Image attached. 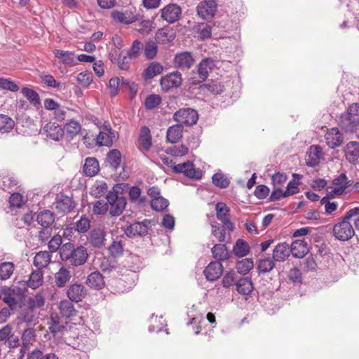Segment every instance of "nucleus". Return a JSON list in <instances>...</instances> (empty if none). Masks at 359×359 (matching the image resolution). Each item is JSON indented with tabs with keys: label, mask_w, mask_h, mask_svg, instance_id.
Listing matches in <instances>:
<instances>
[{
	"label": "nucleus",
	"mask_w": 359,
	"mask_h": 359,
	"mask_svg": "<svg viewBox=\"0 0 359 359\" xmlns=\"http://www.w3.org/2000/svg\"><path fill=\"white\" fill-rule=\"evenodd\" d=\"M60 255L62 261L73 266L83 265L89 257L85 247L79 245L74 248V244L71 243H65L60 248Z\"/></svg>",
	"instance_id": "f257e3e1"
},
{
	"label": "nucleus",
	"mask_w": 359,
	"mask_h": 359,
	"mask_svg": "<svg viewBox=\"0 0 359 359\" xmlns=\"http://www.w3.org/2000/svg\"><path fill=\"white\" fill-rule=\"evenodd\" d=\"M162 102V98L159 95L151 94L144 100V107L147 110H152L156 108Z\"/></svg>",
	"instance_id": "c03bdc74"
},
{
	"label": "nucleus",
	"mask_w": 359,
	"mask_h": 359,
	"mask_svg": "<svg viewBox=\"0 0 359 359\" xmlns=\"http://www.w3.org/2000/svg\"><path fill=\"white\" fill-rule=\"evenodd\" d=\"M163 70V67L158 62H150L148 67L144 70L142 77L145 81L150 80L156 76L161 74Z\"/></svg>",
	"instance_id": "bb28decb"
},
{
	"label": "nucleus",
	"mask_w": 359,
	"mask_h": 359,
	"mask_svg": "<svg viewBox=\"0 0 359 359\" xmlns=\"http://www.w3.org/2000/svg\"><path fill=\"white\" fill-rule=\"evenodd\" d=\"M3 302L8 305V307L10 311H17L18 309H22L23 301L22 299H16L14 297H4L2 298Z\"/></svg>",
	"instance_id": "5fc2aeb1"
},
{
	"label": "nucleus",
	"mask_w": 359,
	"mask_h": 359,
	"mask_svg": "<svg viewBox=\"0 0 359 359\" xmlns=\"http://www.w3.org/2000/svg\"><path fill=\"white\" fill-rule=\"evenodd\" d=\"M182 8L175 4H170L161 9V18L168 23H174L180 20Z\"/></svg>",
	"instance_id": "f8f14e48"
},
{
	"label": "nucleus",
	"mask_w": 359,
	"mask_h": 359,
	"mask_svg": "<svg viewBox=\"0 0 359 359\" xmlns=\"http://www.w3.org/2000/svg\"><path fill=\"white\" fill-rule=\"evenodd\" d=\"M67 294L68 298L74 302H81L87 295L86 287L80 283L71 285L67 290Z\"/></svg>",
	"instance_id": "f3484780"
},
{
	"label": "nucleus",
	"mask_w": 359,
	"mask_h": 359,
	"mask_svg": "<svg viewBox=\"0 0 359 359\" xmlns=\"http://www.w3.org/2000/svg\"><path fill=\"white\" fill-rule=\"evenodd\" d=\"M123 242L121 240H114L109 247V254L114 257L121 256L123 252Z\"/></svg>",
	"instance_id": "8fccbe9b"
},
{
	"label": "nucleus",
	"mask_w": 359,
	"mask_h": 359,
	"mask_svg": "<svg viewBox=\"0 0 359 359\" xmlns=\"http://www.w3.org/2000/svg\"><path fill=\"white\" fill-rule=\"evenodd\" d=\"M59 309L62 316L66 318L76 316L77 314V311L70 299L62 300L59 304Z\"/></svg>",
	"instance_id": "c756f323"
},
{
	"label": "nucleus",
	"mask_w": 359,
	"mask_h": 359,
	"mask_svg": "<svg viewBox=\"0 0 359 359\" xmlns=\"http://www.w3.org/2000/svg\"><path fill=\"white\" fill-rule=\"evenodd\" d=\"M168 205L169 201L162 196L153 198L151 201V208L158 212L163 211L167 208Z\"/></svg>",
	"instance_id": "603ef678"
},
{
	"label": "nucleus",
	"mask_w": 359,
	"mask_h": 359,
	"mask_svg": "<svg viewBox=\"0 0 359 359\" xmlns=\"http://www.w3.org/2000/svg\"><path fill=\"white\" fill-rule=\"evenodd\" d=\"M100 171V165L95 157H88L85 160L83 172L88 177H93Z\"/></svg>",
	"instance_id": "4be33fe9"
},
{
	"label": "nucleus",
	"mask_w": 359,
	"mask_h": 359,
	"mask_svg": "<svg viewBox=\"0 0 359 359\" xmlns=\"http://www.w3.org/2000/svg\"><path fill=\"white\" fill-rule=\"evenodd\" d=\"M22 93L33 105L37 106L40 104L39 95L35 90L28 88H23Z\"/></svg>",
	"instance_id": "09e8293b"
},
{
	"label": "nucleus",
	"mask_w": 359,
	"mask_h": 359,
	"mask_svg": "<svg viewBox=\"0 0 359 359\" xmlns=\"http://www.w3.org/2000/svg\"><path fill=\"white\" fill-rule=\"evenodd\" d=\"M141 50H143L142 43L140 41L135 40L128 50L127 55L130 59L136 58L140 55Z\"/></svg>",
	"instance_id": "bf43d9fd"
},
{
	"label": "nucleus",
	"mask_w": 359,
	"mask_h": 359,
	"mask_svg": "<svg viewBox=\"0 0 359 359\" xmlns=\"http://www.w3.org/2000/svg\"><path fill=\"white\" fill-rule=\"evenodd\" d=\"M54 55L64 64L69 65L74 63V53L73 52L62 50H55Z\"/></svg>",
	"instance_id": "ea45409f"
},
{
	"label": "nucleus",
	"mask_w": 359,
	"mask_h": 359,
	"mask_svg": "<svg viewBox=\"0 0 359 359\" xmlns=\"http://www.w3.org/2000/svg\"><path fill=\"white\" fill-rule=\"evenodd\" d=\"M144 55L147 59L151 60L156 57L158 52L156 43L152 40L147 41L143 46Z\"/></svg>",
	"instance_id": "37998d69"
},
{
	"label": "nucleus",
	"mask_w": 359,
	"mask_h": 359,
	"mask_svg": "<svg viewBox=\"0 0 359 359\" xmlns=\"http://www.w3.org/2000/svg\"><path fill=\"white\" fill-rule=\"evenodd\" d=\"M332 184L337 186V187H344V191L352 184L351 181L348 180V178L344 173H341L337 177L334 178L332 180Z\"/></svg>",
	"instance_id": "680f3d73"
},
{
	"label": "nucleus",
	"mask_w": 359,
	"mask_h": 359,
	"mask_svg": "<svg viewBox=\"0 0 359 359\" xmlns=\"http://www.w3.org/2000/svg\"><path fill=\"white\" fill-rule=\"evenodd\" d=\"M106 161L109 168L113 171H116L121 163V151L117 149L110 150L107 154Z\"/></svg>",
	"instance_id": "a878e982"
},
{
	"label": "nucleus",
	"mask_w": 359,
	"mask_h": 359,
	"mask_svg": "<svg viewBox=\"0 0 359 359\" xmlns=\"http://www.w3.org/2000/svg\"><path fill=\"white\" fill-rule=\"evenodd\" d=\"M124 233L128 238L143 237L147 235V231L142 227L140 222H135L123 229Z\"/></svg>",
	"instance_id": "b1692460"
},
{
	"label": "nucleus",
	"mask_w": 359,
	"mask_h": 359,
	"mask_svg": "<svg viewBox=\"0 0 359 359\" xmlns=\"http://www.w3.org/2000/svg\"><path fill=\"white\" fill-rule=\"evenodd\" d=\"M107 188L105 182L96 183L91 188L90 194L95 198H100L107 192Z\"/></svg>",
	"instance_id": "13d9d810"
},
{
	"label": "nucleus",
	"mask_w": 359,
	"mask_h": 359,
	"mask_svg": "<svg viewBox=\"0 0 359 359\" xmlns=\"http://www.w3.org/2000/svg\"><path fill=\"white\" fill-rule=\"evenodd\" d=\"M217 7L215 0H204L197 6L198 15L205 20L211 19L217 11Z\"/></svg>",
	"instance_id": "1a4fd4ad"
},
{
	"label": "nucleus",
	"mask_w": 359,
	"mask_h": 359,
	"mask_svg": "<svg viewBox=\"0 0 359 359\" xmlns=\"http://www.w3.org/2000/svg\"><path fill=\"white\" fill-rule=\"evenodd\" d=\"M86 283L89 287L95 290H101L105 285L104 277L97 271L90 273Z\"/></svg>",
	"instance_id": "393cba45"
},
{
	"label": "nucleus",
	"mask_w": 359,
	"mask_h": 359,
	"mask_svg": "<svg viewBox=\"0 0 359 359\" xmlns=\"http://www.w3.org/2000/svg\"><path fill=\"white\" fill-rule=\"evenodd\" d=\"M345 157L351 163H355L359 158V142L351 141L344 148Z\"/></svg>",
	"instance_id": "412c9836"
},
{
	"label": "nucleus",
	"mask_w": 359,
	"mask_h": 359,
	"mask_svg": "<svg viewBox=\"0 0 359 359\" xmlns=\"http://www.w3.org/2000/svg\"><path fill=\"white\" fill-rule=\"evenodd\" d=\"M90 227V221L84 217H81L76 223V229L79 233L87 232Z\"/></svg>",
	"instance_id": "69168bd1"
},
{
	"label": "nucleus",
	"mask_w": 359,
	"mask_h": 359,
	"mask_svg": "<svg viewBox=\"0 0 359 359\" xmlns=\"http://www.w3.org/2000/svg\"><path fill=\"white\" fill-rule=\"evenodd\" d=\"M254 266V262L252 259L245 258L238 261L236 264L237 273L245 275L248 273Z\"/></svg>",
	"instance_id": "58836bf2"
},
{
	"label": "nucleus",
	"mask_w": 359,
	"mask_h": 359,
	"mask_svg": "<svg viewBox=\"0 0 359 359\" xmlns=\"http://www.w3.org/2000/svg\"><path fill=\"white\" fill-rule=\"evenodd\" d=\"M275 266L273 259L265 258L260 259L257 264L259 273H266L270 272Z\"/></svg>",
	"instance_id": "a18cd8bd"
},
{
	"label": "nucleus",
	"mask_w": 359,
	"mask_h": 359,
	"mask_svg": "<svg viewBox=\"0 0 359 359\" xmlns=\"http://www.w3.org/2000/svg\"><path fill=\"white\" fill-rule=\"evenodd\" d=\"M43 283V273L39 269L34 271L29 276V279L25 281L27 287L32 289L39 287Z\"/></svg>",
	"instance_id": "f704fd0d"
},
{
	"label": "nucleus",
	"mask_w": 359,
	"mask_h": 359,
	"mask_svg": "<svg viewBox=\"0 0 359 359\" xmlns=\"http://www.w3.org/2000/svg\"><path fill=\"white\" fill-rule=\"evenodd\" d=\"M237 279V273L236 271L231 270V271H229L228 273H225L222 280V285L225 288H229L233 284L236 285Z\"/></svg>",
	"instance_id": "4d7b16f0"
},
{
	"label": "nucleus",
	"mask_w": 359,
	"mask_h": 359,
	"mask_svg": "<svg viewBox=\"0 0 359 359\" xmlns=\"http://www.w3.org/2000/svg\"><path fill=\"white\" fill-rule=\"evenodd\" d=\"M15 126L14 121L9 116L0 114V133H9Z\"/></svg>",
	"instance_id": "a19ab883"
},
{
	"label": "nucleus",
	"mask_w": 359,
	"mask_h": 359,
	"mask_svg": "<svg viewBox=\"0 0 359 359\" xmlns=\"http://www.w3.org/2000/svg\"><path fill=\"white\" fill-rule=\"evenodd\" d=\"M215 60L210 57L203 59L197 65V74H198V80L192 79L191 83L196 85L202 83L208 78L209 72L215 67Z\"/></svg>",
	"instance_id": "6e6552de"
},
{
	"label": "nucleus",
	"mask_w": 359,
	"mask_h": 359,
	"mask_svg": "<svg viewBox=\"0 0 359 359\" xmlns=\"http://www.w3.org/2000/svg\"><path fill=\"white\" fill-rule=\"evenodd\" d=\"M224 271V267L220 262L212 261L205 267L203 271L205 278L209 281L217 280Z\"/></svg>",
	"instance_id": "2eb2a0df"
},
{
	"label": "nucleus",
	"mask_w": 359,
	"mask_h": 359,
	"mask_svg": "<svg viewBox=\"0 0 359 359\" xmlns=\"http://www.w3.org/2000/svg\"><path fill=\"white\" fill-rule=\"evenodd\" d=\"M182 74L178 71L172 72L160 79V85L162 90L168 92L172 88H177L182 83Z\"/></svg>",
	"instance_id": "0eeeda50"
},
{
	"label": "nucleus",
	"mask_w": 359,
	"mask_h": 359,
	"mask_svg": "<svg viewBox=\"0 0 359 359\" xmlns=\"http://www.w3.org/2000/svg\"><path fill=\"white\" fill-rule=\"evenodd\" d=\"M213 184L219 188L225 189L229 187L230 184L229 180L226 177L224 174L217 172L213 175L212 177Z\"/></svg>",
	"instance_id": "de8ad7c7"
},
{
	"label": "nucleus",
	"mask_w": 359,
	"mask_h": 359,
	"mask_svg": "<svg viewBox=\"0 0 359 359\" xmlns=\"http://www.w3.org/2000/svg\"><path fill=\"white\" fill-rule=\"evenodd\" d=\"M117 138V133L113 130L109 126L104 125L98 135H97L93 140L95 141V144L99 147H111Z\"/></svg>",
	"instance_id": "39448f33"
},
{
	"label": "nucleus",
	"mask_w": 359,
	"mask_h": 359,
	"mask_svg": "<svg viewBox=\"0 0 359 359\" xmlns=\"http://www.w3.org/2000/svg\"><path fill=\"white\" fill-rule=\"evenodd\" d=\"M72 277L70 271L64 266H62L55 273V283L58 287H63L69 281Z\"/></svg>",
	"instance_id": "2f4dec72"
},
{
	"label": "nucleus",
	"mask_w": 359,
	"mask_h": 359,
	"mask_svg": "<svg viewBox=\"0 0 359 359\" xmlns=\"http://www.w3.org/2000/svg\"><path fill=\"white\" fill-rule=\"evenodd\" d=\"M174 120L186 126L196 124L198 120V112L191 108H182L177 110L173 116Z\"/></svg>",
	"instance_id": "423d86ee"
},
{
	"label": "nucleus",
	"mask_w": 359,
	"mask_h": 359,
	"mask_svg": "<svg viewBox=\"0 0 359 359\" xmlns=\"http://www.w3.org/2000/svg\"><path fill=\"white\" fill-rule=\"evenodd\" d=\"M269 192L270 189L267 186L260 184L256 187L254 191V195L258 199H264L269 196Z\"/></svg>",
	"instance_id": "774afa93"
},
{
	"label": "nucleus",
	"mask_w": 359,
	"mask_h": 359,
	"mask_svg": "<svg viewBox=\"0 0 359 359\" xmlns=\"http://www.w3.org/2000/svg\"><path fill=\"white\" fill-rule=\"evenodd\" d=\"M211 252L213 257L218 262L226 260L230 257V252L224 244H215Z\"/></svg>",
	"instance_id": "72a5a7b5"
},
{
	"label": "nucleus",
	"mask_w": 359,
	"mask_h": 359,
	"mask_svg": "<svg viewBox=\"0 0 359 359\" xmlns=\"http://www.w3.org/2000/svg\"><path fill=\"white\" fill-rule=\"evenodd\" d=\"M215 210L217 218L220 221L227 218L229 215L230 209L224 203H217L216 204Z\"/></svg>",
	"instance_id": "6e6d98bb"
},
{
	"label": "nucleus",
	"mask_w": 359,
	"mask_h": 359,
	"mask_svg": "<svg viewBox=\"0 0 359 359\" xmlns=\"http://www.w3.org/2000/svg\"><path fill=\"white\" fill-rule=\"evenodd\" d=\"M326 143L331 149L340 147L344 142L343 133L337 127L329 129L325 135Z\"/></svg>",
	"instance_id": "4468645a"
},
{
	"label": "nucleus",
	"mask_w": 359,
	"mask_h": 359,
	"mask_svg": "<svg viewBox=\"0 0 359 359\" xmlns=\"http://www.w3.org/2000/svg\"><path fill=\"white\" fill-rule=\"evenodd\" d=\"M186 177L193 180H200L202 177V172L200 169L194 168V164L189 162V167L186 170Z\"/></svg>",
	"instance_id": "338daca9"
},
{
	"label": "nucleus",
	"mask_w": 359,
	"mask_h": 359,
	"mask_svg": "<svg viewBox=\"0 0 359 359\" xmlns=\"http://www.w3.org/2000/svg\"><path fill=\"white\" fill-rule=\"evenodd\" d=\"M109 208L108 201L104 200L97 201L93 205V212L96 215L104 214Z\"/></svg>",
	"instance_id": "e2e57ef3"
},
{
	"label": "nucleus",
	"mask_w": 359,
	"mask_h": 359,
	"mask_svg": "<svg viewBox=\"0 0 359 359\" xmlns=\"http://www.w3.org/2000/svg\"><path fill=\"white\" fill-rule=\"evenodd\" d=\"M291 253L289 245L285 243H278L273 251V259L276 262H284Z\"/></svg>",
	"instance_id": "aec40b11"
},
{
	"label": "nucleus",
	"mask_w": 359,
	"mask_h": 359,
	"mask_svg": "<svg viewBox=\"0 0 359 359\" xmlns=\"http://www.w3.org/2000/svg\"><path fill=\"white\" fill-rule=\"evenodd\" d=\"M111 18L115 22L124 25H129L139 20V16L128 9L124 11L114 10L111 12Z\"/></svg>",
	"instance_id": "9d476101"
},
{
	"label": "nucleus",
	"mask_w": 359,
	"mask_h": 359,
	"mask_svg": "<svg viewBox=\"0 0 359 359\" xmlns=\"http://www.w3.org/2000/svg\"><path fill=\"white\" fill-rule=\"evenodd\" d=\"M36 334L33 328L29 327L25 329L22 334V345L25 347L29 348V345L32 341H35Z\"/></svg>",
	"instance_id": "49530a36"
},
{
	"label": "nucleus",
	"mask_w": 359,
	"mask_h": 359,
	"mask_svg": "<svg viewBox=\"0 0 359 359\" xmlns=\"http://www.w3.org/2000/svg\"><path fill=\"white\" fill-rule=\"evenodd\" d=\"M77 81L83 87H88L93 81V74L90 72H83L78 74Z\"/></svg>",
	"instance_id": "0e129e2a"
},
{
	"label": "nucleus",
	"mask_w": 359,
	"mask_h": 359,
	"mask_svg": "<svg viewBox=\"0 0 359 359\" xmlns=\"http://www.w3.org/2000/svg\"><path fill=\"white\" fill-rule=\"evenodd\" d=\"M323 157V150L319 145H312L310 147L309 151L307 152L306 163L309 167H316L320 163V160Z\"/></svg>",
	"instance_id": "a211bd4d"
},
{
	"label": "nucleus",
	"mask_w": 359,
	"mask_h": 359,
	"mask_svg": "<svg viewBox=\"0 0 359 359\" xmlns=\"http://www.w3.org/2000/svg\"><path fill=\"white\" fill-rule=\"evenodd\" d=\"M0 88L11 92H17L19 90V86L14 81L8 79L0 77Z\"/></svg>",
	"instance_id": "052dcab7"
},
{
	"label": "nucleus",
	"mask_w": 359,
	"mask_h": 359,
	"mask_svg": "<svg viewBox=\"0 0 359 359\" xmlns=\"http://www.w3.org/2000/svg\"><path fill=\"white\" fill-rule=\"evenodd\" d=\"M36 221L43 228H48L55 222V215L50 210H45L39 213Z\"/></svg>",
	"instance_id": "473e14b6"
},
{
	"label": "nucleus",
	"mask_w": 359,
	"mask_h": 359,
	"mask_svg": "<svg viewBox=\"0 0 359 359\" xmlns=\"http://www.w3.org/2000/svg\"><path fill=\"white\" fill-rule=\"evenodd\" d=\"M183 126L176 124L168 128L166 133L167 140L170 143H176L182 137Z\"/></svg>",
	"instance_id": "7c9ffc66"
},
{
	"label": "nucleus",
	"mask_w": 359,
	"mask_h": 359,
	"mask_svg": "<svg viewBox=\"0 0 359 359\" xmlns=\"http://www.w3.org/2000/svg\"><path fill=\"white\" fill-rule=\"evenodd\" d=\"M290 248L292 256L297 258H302L309 252L307 243L302 240L293 241Z\"/></svg>",
	"instance_id": "5701e85b"
},
{
	"label": "nucleus",
	"mask_w": 359,
	"mask_h": 359,
	"mask_svg": "<svg viewBox=\"0 0 359 359\" xmlns=\"http://www.w3.org/2000/svg\"><path fill=\"white\" fill-rule=\"evenodd\" d=\"M105 232L103 229L97 228L90 231L89 242L95 248H100L104 245Z\"/></svg>",
	"instance_id": "cd10ccee"
},
{
	"label": "nucleus",
	"mask_w": 359,
	"mask_h": 359,
	"mask_svg": "<svg viewBox=\"0 0 359 359\" xmlns=\"http://www.w3.org/2000/svg\"><path fill=\"white\" fill-rule=\"evenodd\" d=\"M108 201V205H110L109 214L111 216H118L124 210L126 205V200L124 196H119L118 193L113 189L109 191L106 196Z\"/></svg>",
	"instance_id": "20e7f679"
},
{
	"label": "nucleus",
	"mask_w": 359,
	"mask_h": 359,
	"mask_svg": "<svg viewBox=\"0 0 359 359\" xmlns=\"http://www.w3.org/2000/svg\"><path fill=\"white\" fill-rule=\"evenodd\" d=\"M137 147L142 151H148L152 146V138L150 129L147 126L140 128V135L137 140Z\"/></svg>",
	"instance_id": "dca6fc26"
},
{
	"label": "nucleus",
	"mask_w": 359,
	"mask_h": 359,
	"mask_svg": "<svg viewBox=\"0 0 359 359\" xmlns=\"http://www.w3.org/2000/svg\"><path fill=\"white\" fill-rule=\"evenodd\" d=\"M173 62L176 67L182 70H188L195 63V59L192 53L183 51L175 55Z\"/></svg>",
	"instance_id": "9b49d317"
},
{
	"label": "nucleus",
	"mask_w": 359,
	"mask_h": 359,
	"mask_svg": "<svg viewBox=\"0 0 359 359\" xmlns=\"http://www.w3.org/2000/svg\"><path fill=\"white\" fill-rule=\"evenodd\" d=\"M351 215H353V213H347L346 212L342 217L337 219L338 222L332 226V234L337 240L347 241L355 235V230L349 222Z\"/></svg>",
	"instance_id": "7ed1b4c3"
},
{
	"label": "nucleus",
	"mask_w": 359,
	"mask_h": 359,
	"mask_svg": "<svg viewBox=\"0 0 359 359\" xmlns=\"http://www.w3.org/2000/svg\"><path fill=\"white\" fill-rule=\"evenodd\" d=\"M63 128L66 130L67 135L70 139H73L81 131V126L78 121L71 120L65 125Z\"/></svg>",
	"instance_id": "4c0bfd02"
},
{
	"label": "nucleus",
	"mask_w": 359,
	"mask_h": 359,
	"mask_svg": "<svg viewBox=\"0 0 359 359\" xmlns=\"http://www.w3.org/2000/svg\"><path fill=\"white\" fill-rule=\"evenodd\" d=\"M43 130L48 137L57 142L61 140L65 134L62 127L51 123L46 124Z\"/></svg>",
	"instance_id": "6ab92c4d"
},
{
	"label": "nucleus",
	"mask_w": 359,
	"mask_h": 359,
	"mask_svg": "<svg viewBox=\"0 0 359 359\" xmlns=\"http://www.w3.org/2000/svg\"><path fill=\"white\" fill-rule=\"evenodd\" d=\"M237 292L242 295H249L253 290V284L249 278H241L236 283Z\"/></svg>",
	"instance_id": "c85d7f7f"
},
{
	"label": "nucleus",
	"mask_w": 359,
	"mask_h": 359,
	"mask_svg": "<svg viewBox=\"0 0 359 359\" xmlns=\"http://www.w3.org/2000/svg\"><path fill=\"white\" fill-rule=\"evenodd\" d=\"M233 252L238 257H243L248 255L250 252V246L248 243L243 239H238L233 245Z\"/></svg>",
	"instance_id": "c9c22d12"
},
{
	"label": "nucleus",
	"mask_w": 359,
	"mask_h": 359,
	"mask_svg": "<svg viewBox=\"0 0 359 359\" xmlns=\"http://www.w3.org/2000/svg\"><path fill=\"white\" fill-rule=\"evenodd\" d=\"M34 316L33 311L28 309L21 310L18 317V320L20 323H25L27 326L32 325L34 321Z\"/></svg>",
	"instance_id": "864d4df0"
},
{
	"label": "nucleus",
	"mask_w": 359,
	"mask_h": 359,
	"mask_svg": "<svg viewBox=\"0 0 359 359\" xmlns=\"http://www.w3.org/2000/svg\"><path fill=\"white\" fill-rule=\"evenodd\" d=\"M51 260V255L47 251L38 252L34 258V264L39 269L47 266Z\"/></svg>",
	"instance_id": "e433bc0d"
},
{
	"label": "nucleus",
	"mask_w": 359,
	"mask_h": 359,
	"mask_svg": "<svg viewBox=\"0 0 359 359\" xmlns=\"http://www.w3.org/2000/svg\"><path fill=\"white\" fill-rule=\"evenodd\" d=\"M14 264L12 262H4L0 265V280H7L13 274Z\"/></svg>",
	"instance_id": "3c124183"
},
{
	"label": "nucleus",
	"mask_w": 359,
	"mask_h": 359,
	"mask_svg": "<svg viewBox=\"0 0 359 359\" xmlns=\"http://www.w3.org/2000/svg\"><path fill=\"white\" fill-rule=\"evenodd\" d=\"M156 39L162 44H167L175 39V34L172 32H168L165 29H160L156 34Z\"/></svg>",
	"instance_id": "79ce46f5"
},
{
	"label": "nucleus",
	"mask_w": 359,
	"mask_h": 359,
	"mask_svg": "<svg viewBox=\"0 0 359 359\" xmlns=\"http://www.w3.org/2000/svg\"><path fill=\"white\" fill-rule=\"evenodd\" d=\"M55 209L60 213L72 212L76 207V203L72 197L65 195H57L54 203Z\"/></svg>",
	"instance_id": "ddd939ff"
},
{
	"label": "nucleus",
	"mask_w": 359,
	"mask_h": 359,
	"mask_svg": "<svg viewBox=\"0 0 359 359\" xmlns=\"http://www.w3.org/2000/svg\"><path fill=\"white\" fill-rule=\"evenodd\" d=\"M339 126L346 133H353L359 128V103L351 104L339 118Z\"/></svg>",
	"instance_id": "f03ea898"
}]
</instances>
